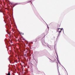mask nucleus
Wrapping results in <instances>:
<instances>
[{
  "label": "nucleus",
  "mask_w": 75,
  "mask_h": 75,
  "mask_svg": "<svg viewBox=\"0 0 75 75\" xmlns=\"http://www.w3.org/2000/svg\"><path fill=\"white\" fill-rule=\"evenodd\" d=\"M62 30H63V28H62V29L59 28L57 29V32H59V33H61Z\"/></svg>",
  "instance_id": "f257e3e1"
},
{
  "label": "nucleus",
  "mask_w": 75,
  "mask_h": 75,
  "mask_svg": "<svg viewBox=\"0 0 75 75\" xmlns=\"http://www.w3.org/2000/svg\"><path fill=\"white\" fill-rule=\"evenodd\" d=\"M7 75H10V72H8V73L7 74Z\"/></svg>",
  "instance_id": "f03ea898"
},
{
  "label": "nucleus",
  "mask_w": 75,
  "mask_h": 75,
  "mask_svg": "<svg viewBox=\"0 0 75 75\" xmlns=\"http://www.w3.org/2000/svg\"><path fill=\"white\" fill-rule=\"evenodd\" d=\"M14 5V6H16V5H17V4H15Z\"/></svg>",
  "instance_id": "7ed1b4c3"
},
{
  "label": "nucleus",
  "mask_w": 75,
  "mask_h": 75,
  "mask_svg": "<svg viewBox=\"0 0 75 75\" xmlns=\"http://www.w3.org/2000/svg\"><path fill=\"white\" fill-rule=\"evenodd\" d=\"M21 34L22 35H24V33H21Z\"/></svg>",
  "instance_id": "20e7f679"
},
{
  "label": "nucleus",
  "mask_w": 75,
  "mask_h": 75,
  "mask_svg": "<svg viewBox=\"0 0 75 75\" xmlns=\"http://www.w3.org/2000/svg\"><path fill=\"white\" fill-rule=\"evenodd\" d=\"M58 27H60V25H59V26H58Z\"/></svg>",
  "instance_id": "39448f33"
},
{
  "label": "nucleus",
  "mask_w": 75,
  "mask_h": 75,
  "mask_svg": "<svg viewBox=\"0 0 75 75\" xmlns=\"http://www.w3.org/2000/svg\"><path fill=\"white\" fill-rule=\"evenodd\" d=\"M50 59L51 61H52V59Z\"/></svg>",
  "instance_id": "423d86ee"
},
{
  "label": "nucleus",
  "mask_w": 75,
  "mask_h": 75,
  "mask_svg": "<svg viewBox=\"0 0 75 75\" xmlns=\"http://www.w3.org/2000/svg\"><path fill=\"white\" fill-rule=\"evenodd\" d=\"M29 2H30V1H28V3H29Z\"/></svg>",
  "instance_id": "0eeeda50"
},
{
  "label": "nucleus",
  "mask_w": 75,
  "mask_h": 75,
  "mask_svg": "<svg viewBox=\"0 0 75 75\" xmlns=\"http://www.w3.org/2000/svg\"><path fill=\"white\" fill-rule=\"evenodd\" d=\"M57 64H58V62H57Z\"/></svg>",
  "instance_id": "6e6552de"
}]
</instances>
